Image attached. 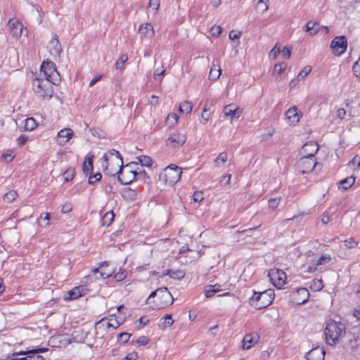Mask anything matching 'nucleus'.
Listing matches in <instances>:
<instances>
[{
    "label": "nucleus",
    "instance_id": "1",
    "mask_svg": "<svg viewBox=\"0 0 360 360\" xmlns=\"http://www.w3.org/2000/svg\"><path fill=\"white\" fill-rule=\"evenodd\" d=\"M103 159L105 164H103V166L106 167V170L108 169V167L110 166V161L115 162L120 167L119 170L116 173L114 174L109 172L110 174L112 176L117 174L118 181L122 184H128L131 182L132 179H124L120 177V174L122 173L123 170V160L120 153L117 150L115 149L109 150L107 154L103 155Z\"/></svg>",
    "mask_w": 360,
    "mask_h": 360
},
{
    "label": "nucleus",
    "instance_id": "2",
    "mask_svg": "<svg viewBox=\"0 0 360 360\" xmlns=\"http://www.w3.org/2000/svg\"><path fill=\"white\" fill-rule=\"evenodd\" d=\"M274 295V292L271 289L262 292L254 291L253 295L250 299V304L259 309L266 308L272 303Z\"/></svg>",
    "mask_w": 360,
    "mask_h": 360
},
{
    "label": "nucleus",
    "instance_id": "3",
    "mask_svg": "<svg viewBox=\"0 0 360 360\" xmlns=\"http://www.w3.org/2000/svg\"><path fill=\"white\" fill-rule=\"evenodd\" d=\"M52 84H53L52 82L43 78H35L32 82L34 93L39 98L50 99L53 94Z\"/></svg>",
    "mask_w": 360,
    "mask_h": 360
},
{
    "label": "nucleus",
    "instance_id": "4",
    "mask_svg": "<svg viewBox=\"0 0 360 360\" xmlns=\"http://www.w3.org/2000/svg\"><path fill=\"white\" fill-rule=\"evenodd\" d=\"M155 297H157L155 307L158 309L165 308L172 305L174 302V298L172 294L168 290L167 288L165 287L160 288L152 292L147 299L148 303H150V300Z\"/></svg>",
    "mask_w": 360,
    "mask_h": 360
},
{
    "label": "nucleus",
    "instance_id": "5",
    "mask_svg": "<svg viewBox=\"0 0 360 360\" xmlns=\"http://www.w3.org/2000/svg\"><path fill=\"white\" fill-rule=\"evenodd\" d=\"M324 333L326 338H341L346 333L345 326L340 322L339 317L330 318L326 321Z\"/></svg>",
    "mask_w": 360,
    "mask_h": 360
},
{
    "label": "nucleus",
    "instance_id": "6",
    "mask_svg": "<svg viewBox=\"0 0 360 360\" xmlns=\"http://www.w3.org/2000/svg\"><path fill=\"white\" fill-rule=\"evenodd\" d=\"M182 171L180 167L172 165L168 166L160 174L159 179L165 184L174 185L181 176Z\"/></svg>",
    "mask_w": 360,
    "mask_h": 360
},
{
    "label": "nucleus",
    "instance_id": "7",
    "mask_svg": "<svg viewBox=\"0 0 360 360\" xmlns=\"http://www.w3.org/2000/svg\"><path fill=\"white\" fill-rule=\"evenodd\" d=\"M41 72L45 76L46 80L52 82L53 84H58L60 82V76L56 70L54 63L52 61H44L41 65Z\"/></svg>",
    "mask_w": 360,
    "mask_h": 360
},
{
    "label": "nucleus",
    "instance_id": "8",
    "mask_svg": "<svg viewBox=\"0 0 360 360\" xmlns=\"http://www.w3.org/2000/svg\"><path fill=\"white\" fill-rule=\"evenodd\" d=\"M297 165L300 172L302 174L309 173L314 170L320 171L322 167L321 164L317 162L315 158L309 157H302L297 162Z\"/></svg>",
    "mask_w": 360,
    "mask_h": 360
},
{
    "label": "nucleus",
    "instance_id": "9",
    "mask_svg": "<svg viewBox=\"0 0 360 360\" xmlns=\"http://www.w3.org/2000/svg\"><path fill=\"white\" fill-rule=\"evenodd\" d=\"M268 276L271 283L277 288L281 289L285 284L287 276L283 271L278 269H271Z\"/></svg>",
    "mask_w": 360,
    "mask_h": 360
},
{
    "label": "nucleus",
    "instance_id": "10",
    "mask_svg": "<svg viewBox=\"0 0 360 360\" xmlns=\"http://www.w3.org/2000/svg\"><path fill=\"white\" fill-rule=\"evenodd\" d=\"M331 257L329 255H323L317 259H313L304 265L308 272H314L321 270L323 266L329 263Z\"/></svg>",
    "mask_w": 360,
    "mask_h": 360
},
{
    "label": "nucleus",
    "instance_id": "11",
    "mask_svg": "<svg viewBox=\"0 0 360 360\" xmlns=\"http://www.w3.org/2000/svg\"><path fill=\"white\" fill-rule=\"evenodd\" d=\"M124 322L122 318H117L115 314L110 316L109 319H102L96 323V328H107L114 330L119 327Z\"/></svg>",
    "mask_w": 360,
    "mask_h": 360
},
{
    "label": "nucleus",
    "instance_id": "12",
    "mask_svg": "<svg viewBox=\"0 0 360 360\" xmlns=\"http://www.w3.org/2000/svg\"><path fill=\"white\" fill-rule=\"evenodd\" d=\"M46 351H48L47 348L37 347L30 350L14 352L13 356L26 355V356L22 357L24 360H44V357L39 355V354Z\"/></svg>",
    "mask_w": 360,
    "mask_h": 360
},
{
    "label": "nucleus",
    "instance_id": "13",
    "mask_svg": "<svg viewBox=\"0 0 360 360\" xmlns=\"http://www.w3.org/2000/svg\"><path fill=\"white\" fill-rule=\"evenodd\" d=\"M347 41L344 36H338L335 37L330 44V48L333 53L336 56H340L346 51Z\"/></svg>",
    "mask_w": 360,
    "mask_h": 360
},
{
    "label": "nucleus",
    "instance_id": "14",
    "mask_svg": "<svg viewBox=\"0 0 360 360\" xmlns=\"http://www.w3.org/2000/svg\"><path fill=\"white\" fill-rule=\"evenodd\" d=\"M47 49L50 55L55 60L60 58L63 50L56 35L53 36L51 39L49 41L47 45Z\"/></svg>",
    "mask_w": 360,
    "mask_h": 360
},
{
    "label": "nucleus",
    "instance_id": "15",
    "mask_svg": "<svg viewBox=\"0 0 360 360\" xmlns=\"http://www.w3.org/2000/svg\"><path fill=\"white\" fill-rule=\"evenodd\" d=\"M186 141V136L184 134L180 132H174L167 140V145L169 147L176 148L183 146Z\"/></svg>",
    "mask_w": 360,
    "mask_h": 360
},
{
    "label": "nucleus",
    "instance_id": "16",
    "mask_svg": "<svg viewBox=\"0 0 360 360\" xmlns=\"http://www.w3.org/2000/svg\"><path fill=\"white\" fill-rule=\"evenodd\" d=\"M94 340V339H89V341L85 342L84 340L77 341L76 339H73L72 349H79L83 352L93 350L94 348H97L98 347L95 346V342L93 341Z\"/></svg>",
    "mask_w": 360,
    "mask_h": 360
},
{
    "label": "nucleus",
    "instance_id": "17",
    "mask_svg": "<svg viewBox=\"0 0 360 360\" xmlns=\"http://www.w3.org/2000/svg\"><path fill=\"white\" fill-rule=\"evenodd\" d=\"M7 25L13 37L15 39L20 37L22 32L23 25L18 19H10Z\"/></svg>",
    "mask_w": 360,
    "mask_h": 360
},
{
    "label": "nucleus",
    "instance_id": "18",
    "mask_svg": "<svg viewBox=\"0 0 360 360\" xmlns=\"http://www.w3.org/2000/svg\"><path fill=\"white\" fill-rule=\"evenodd\" d=\"M309 297V291L305 288H300L292 295V302L300 305L306 302Z\"/></svg>",
    "mask_w": 360,
    "mask_h": 360
},
{
    "label": "nucleus",
    "instance_id": "19",
    "mask_svg": "<svg viewBox=\"0 0 360 360\" xmlns=\"http://www.w3.org/2000/svg\"><path fill=\"white\" fill-rule=\"evenodd\" d=\"M319 150V145L314 141H309L305 143L301 150V154L303 157H309L314 158L315 154Z\"/></svg>",
    "mask_w": 360,
    "mask_h": 360
},
{
    "label": "nucleus",
    "instance_id": "20",
    "mask_svg": "<svg viewBox=\"0 0 360 360\" xmlns=\"http://www.w3.org/2000/svg\"><path fill=\"white\" fill-rule=\"evenodd\" d=\"M139 34L141 39H151L155 35L154 27L150 23H143L139 27Z\"/></svg>",
    "mask_w": 360,
    "mask_h": 360
},
{
    "label": "nucleus",
    "instance_id": "21",
    "mask_svg": "<svg viewBox=\"0 0 360 360\" xmlns=\"http://www.w3.org/2000/svg\"><path fill=\"white\" fill-rule=\"evenodd\" d=\"M73 136V131L70 128L61 129L57 135V143L60 146H64Z\"/></svg>",
    "mask_w": 360,
    "mask_h": 360
},
{
    "label": "nucleus",
    "instance_id": "22",
    "mask_svg": "<svg viewBox=\"0 0 360 360\" xmlns=\"http://www.w3.org/2000/svg\"><path fill=\"white\" fill-rule=\"evenodd\" d=\"M326 352L323 348L316 347L306 354V359L308 360H324Z\"/></svg>",
    "mask_w": 360,
    "mask_h": 360
},
{
    "label": "nucleus",
    "instance_id": "23",
    "mask_svg": "<svg viewBox=\"0 0 360 360\" xmlns=\"http://www.w3.org/2000/svg\"><path fill=\"white\" fill-rule=\"evenodd\" d=\"M72 344V339H49V345L53 348L63 349Z\"/></svg>",
    "mask_w": 360,
    "mask_h": 360
},
{
    "label": "nucleus",
    "instance_id": "24",
    "mask_svg": "<svg viewBox=\"0 0 360 360\" xmlns=\"http://www.w3.org/2000/svg\"><path fill=\"white\" fill-rule=\"evenodd\" d=\"M93 272L99 273L102 278H107L112 276L114 271L108 267V262H104L98 268L95 269Z\"/></svg>",
    "mask_w": 360,
    "mask_h": 360
},
{
    "label": "nucleus",
    "instance_id": "25",
    "mask_svg": "<svg viewBox=\"0 0 360 360\" xmlns=\"http://www.w3.org/2000/svg\"><path fill=\"white\" fill-rule=\"evenodd\" d=\"M84 287V286H77L75 287L71 290L67 292L68 296H65V300H75L82 295Z\"/></svg>",
    "mask_w": 360,
    "mask_h": 360
},
{
    "label": "nucleus",
    "instance_id": "26",
    "mask_svg": "<svg viewBox=\"0 0 360 360\" xmlns=\"http://www.w3.org/2000/svg\"><path fill=\"white\" fill-rule=\"evenodd\" d=\"M285 115L289 122L291 124H295L298 122L300 118V116L297 112V109L295 107L288 109Z\"/></svg>",
    "mask_w": 360,
    "mask_h": 360
},
{
    "label": "nucleus",
    "instance_id": "27",
    "mask_svg": "<svg viewBox=\"0 0 360 360\" xmlns=\"http://www.w3.org/2000/svg\"><path fill=\"white\" fill-rule=\"evenodd\" d=\"M226 116H231V117H239L241 114V110L238 108H234L233 105H228L224 108L223 110Z\"/></svg>",
    "mask_w": 360,
    "mask_h": 360
},
{
    "label": "nucleus",
    "instance_id": "28",
    "mask_svg": "<svg viewBox=\"0 0 360 360\" xmlns=\"http://www.w3.org/2000/svg\"><path fill=\"white\" fill-rule=\"evenodd\" d=\"M163 276H169L172 278L175 279H181L185 275L186 272L181 269L172 270L167 269L162 274Z\"/></svg>",
    "mask_w": 360,
    "mask_h": 360
},
{
    "label": "nucleus",
    "instance_id": "29",
    "mask_svg": "<svg viewBox=\"0 0 360 360\" xmlns=\"http://www.w3.org/2000/svg\"><path fill=\"white\" fill-rule=\"evenodd\" d=\"M354 181H355L354 177H353V176L347 177L346 179L341 180L339 182L338 188H339V189H342L344 191H346L347 189L350 188L354 184Z\"/></svg>",
    "mask_w": 360,
    "mask_h": 360
},
{
    "label": "nucleus",
    "instance_id": "30",
    "mask_svg": "<svg viewBox=\"0 0 360 360\" xmlns=\"http://www.w3.org/2000/svg\"><path fill=\"white\" fill-rule=\"evenodd\" d=\"M137 193L135 190L131 188H124L122 191V196L127 200L136 199Z\"/></svg>",
    "mask_w": 360,
    "mask_h": 360
},
{
    "label": "nucleus",
    "instance_id": "31",
    "mask_svg": "<svg viewBox=\"0 0 360 360\" xmlns=\"http://www.w3.org/2000/svg\"><path fill=\"white\" fill-rule=\"evenodd\" d=\"M305 31L309 33V35L314 36L319 32V27L316 26V22L309 21L305 26Z\"/></svg>",
    "mask_w": 360,
    "mask_h": 360
},
{
    "label": "nucleus",
    "instance_id": "32",
    "mask_svg": "<svg viewBox=\"0 0 360 360\" xmlns=\"http://www.w3.org/2000/svg\"><path fill=\"white\" fill-rule=\"evenodd\" d=\"M193 110L192 103L189 101H184L180 103L179 107V111L181 113L188 115Z\"/></svg>",
    "mask_w": 360,
    "mask_h": 360
},
{
    "label": "nucleus",
    "instance_id": "33",
    "mask_svg": "<svg viewBox=\"0 0 360 360\" xmlns=\"http://www.w3.org/2000/svg\"><path fill=\"white\" fill-rule=\"evenodd\" d=\"M173 323L174 321L172 319V315L169 314L160 319V323L159 326L162 330H165L167 327L171 326Z\"/></svg>",
    "mask_w": 360,
    "mask_h": 360
},
{
    "label": "nucleus",
    "instance_id": "34",
    "mask_svg": "<svg viewBox=\"0 0 360 360\" xmlns=\"http://www.w3.org/2000/svg\"><path fill=\"white\" fill-rule=\"evenodd\" d=\"M221 68L219 65H214L210 71L209 78L211 80H217L221 75Z\"/></svg>",
    "mask_w": 360,
    "mask_h": 360
},
{
    "label": "nucleus",
    "instance_id": "35",
    "mask_svg": "<svg viewBox=\"0 0 360 360\" xmlns=\"http://www.w3.org/2000/svg\"><path fill=\"white\" fill-rule=\"evenodd\" d=\"M256 3V8L262 13L266 12L269 8V0H255Z\"/></svg>",
    "mask_w": 360,
    "mask_h": 360
},
{
    "label": "nucleus",
    "instance_id": "36",
    "mask_svg": "<svg viewBox=\"0 0 360 360\" xmlns=\"http://www.w3.org/2000/svg\"><path fill=\"white\" fill-rule=\"evenodd\" d=\"M23 122H24V129L26 131H32L37 126L36 121L32 117L26 118L25 120H24Z\"/></svg>",
    "mask_w": 360,
    "mask_h": 360
},
{
    "label": "nucleus",
    "instance_id": "37",
    "mask_svg": "<svg viewBox=\"0 0 360 360\" xmlns=\"http://www.w3.org/2000/svg\"><path fill=\"white\" fill-rule=\"evenodd\" d=\"M137 161L142 165L146 167H151L153 164L152 159L147 155H141L136 158Z\"/></svg>",
    "mask_w": 360,
    "mask_h": 360
},
{
    "label": "nucleus",
    "instance_id": "38",
    "mask_svg": "<svg viewBox=\"0 0 360 360\" xmlns=\"http://www.w3.org/2000/svg\"><path fill=\"white\" fill-rule=\"evenodd\" d=\"M179 120V116L176 113H171L168 115L166 118V123L168 126L173 127H174Z\"/></svg>",
    "mask_w": 360,
    "mask_h": 360
},
{
    "label": "nucleus",
    "instance_id": "39",
    "mask_svg": "<svg viewBox=\"0 0 360 360\" xmlns=\"http://www.w3.org/2000/svg\"><path fill=\"white\" fill-rule=\"evenodd\" d=\"M211 113L210 110L205 106L201 113L200 122L201 124L205 125L210 118Z\"/></svg>",
    "mask_w": 360,
    "mask_h": 360
},
{
    "label": "nucleus",
    "instance_id": "40",
    "mask_svg": "<svg viewBox=\"0 0 360 360\" xmlns=\"http://www.w3.org/2000/svg\"><path fill=\"white\" fill-rule=\"evenodd\" d=\"M114 213L112 211L106 212L103 217V224L108 226L114 220Z\"/></svg>",
    "mask_w": 360,
    "mask_h": 360
},
{
    "label": "nucleus",
    "instance_id": "41",
    "mask_svg": "<svg viewBox=\"0 0 360 360\" xmlns=\"http://www.w3.org/2000/svg\"><path fill=\"white\" fill-rule=\"evenodd\" d=\"M227 153L222 152L219 154L217 158L214 160V164L216 167H220L221 164H224L227 161Z\"/></svg>",
    "mask_w": 360,
    "mask_h": 360
},
{
    "label": "nucleus",
    "instance_id": "42",
    "mask_svg": "<svg viewBox=\"0 0 360 360\" xmlns=\"http://www.w3.org/2000/svg\"><path fill=\"white\" fill-rule=\"evenodd\" d=\"M128 56L126 54H122L118 58L115 63V68L117 70H123L124 68V63L127 61Z\"/></svg>",
    "mask_w": 360,
    "mask_h": 360
},
{
    "label": "nucleus",
    "instance_id": "43",
    "mask_svg": "<svg viewBox=\"0 0 360 360\" xmlns=\"http://www.w3.org/2000/svg\"><path fill=\"white\" fill-rule=\"evenodd\" d=\"M92 170H93L92 158L89 157V158H86V160L83 164V171L85 174H88L89 173L91 172Z\"/></svg>",
    "mask_w": 360,
    "mask_h": 360
},
{
    "label": "nucleus",
    "instance_id": "44",
    "mask_svg": "<svg viewBox=\"0 0 360 360\" xmlns=\"http://www.w3.org/2000/svg\"><path fill=\"white\" fill-rule=\"evenodd\" d=\"M258 342V339H243L241 348L243 349H249Z\"/></svg>",
    "mask_w": 360,
    "mask_h": 360
},
{
    "label": "nucleus",
    "instance_id": "45",
    "mask_svg": "<svg viewBox=\"0 0 360 360\" xmlns=\"http://www.w3.org/2000/svg\"><path fill=\"white\" fill-rule=\"evenodd\" d=\"M323 288V281L321 279H314L312 281L310 288L313 291H319Z\"/></svg>",
    "mask_w": 360,
    "mask_h": 360
},
{
    "label": "nucleus",
    "instance_id": "46",
    "mask_svg": "<svg viewBox=\"0 0 360 360\" xmlns=\"http://www.w3.org/2000/svg\"><path fill=\"white\" fill-rule=\"evenodd\" d=\"M17 196L18 193L15 191H10L4 195V200L6 202L11 203L15 200Z\"/></svg>",
    "mask_w": 360,
    "mask_h": 360
},
{
    "label": "nucleus",
    "instance_id": "47",
    "mask_svg": "<svg viewBox=\"0 0 360 360\" xmlns=\"http://www.w3.org/2000/svg\"><path fill=\"white\" fill-rule=\"evenodd\" d=\"M311 71V68L310 66H305L299 73L297 78L298 79H302L305 77H307L310 72Z\"/></svg>",
    "mask_w": 360,
    "mask_h": 360
},
{
    "label": "nucleus",
    "instance_id": "48",
    "mask_svg": "<svg viewBox=\"0 0 360 360\" xmlns=\"http://www.w3.org/2000/svg\"><path fill=\"white\" fill-rule=\"evenodd\" d=\"M148 7L154 11V13L156 14L160 7V0H150L148 3Z\"/></svg>",
    "mask_w": 360,
    "mask_h": 360
},
{
    "label": "nucleus",
    "instance_id": "49",
    "mask_svg": "<svg viewBox=\"0 0 360 360\" xmlns=\"http://www.w3.org/2000/svg\"><path fill=\"white\" fill-rule=\"evenodd\" d=\"M214 286H212V285H210L205 287V295L206 297H212L216 293V290H214Z\"/></svg>",
    "mask_w": 360,
    "mask_h": 360
},
{
    "label": "nucleus",
    "instance_id": "50",
    "mask_svg": "<svg viewBox=\"0 0 360 360\" xmlns=\"http://www.w3.org/2000/svg\"><path fill=\"white\" fill-rule=\"evenodd\" d=\"M352 70L355 76L360 78V58L354 64L352 67Z\"/></svg>",
    "mask_w": 360,
    "mask_h": 360
},
{
    "label": "nucleus",
    "instance_id": "51",
    "mask_svg": "<svg viewBox=\"0 0 360 360\" xmlns=\"http://www.w3.org/2000/svg\"><path fill=\"white\" fill-rule=\"evenodd\" d=\"M210 32L212 37H218L222 32V28L220 26H213Z\"/></svg>",
    "mask_w": 360,
    "mask_h": 360
},
{
    "label": "nucleus",
    "instance_id": "52",
    "mask_svg": "<svg viewBox=\"0 0 360 360\" xmlns=\"http://www.w3.org/2000/svg\"><path fill=\"white\" fill-rule=\"evenodd\" d=\"M285 67L286 65L284 63L276 64L274 68V73L281 75L283 70H285Z\"/></svg>",
    "mask_w": 360,
    "mask_h": 360
},
{
    "label": "nucleus",
    "instance_id": "53",
    "mask_svg": "<svg viewBox=\"0 0 360 360\" xmlns=\"http://www.w3.org/2000/svg\"><path fill=\"white\" fill-rule=\"evenodd\" d=\"M357 244L358 243L353 238L345 240V245L348 248H353L356 246Z\"/></svg>",
    "mask_w": 360,
    "mask_h": 360
},
{
    "label": "nucleus",
    "instance_id": "54",
    "mask_svg": "<svg viewBox=\"0 0 360 360\" xmlns=\"http://www.w3.org/2000/svg\"><path fill=\"white\" fill-rule=\"evenodd\" d=\"M127 276V273L124 270H120L119 272H117V274H115L114 278H115V280L117 281H121L122 280H124Z\"/></svg>",
    "mask_w": 360,
    "mask_h": 360
},
{
    "label": "nucleus",
    "instance_id": "55",
    "mask_svg": "<svg viewBox=\"0 0 360 360\" xmlns=\"http://www.w3.org/2000/svg\"><path fill=\"white\" fill-rule=\"evenodd\" d=\"M280 202V198H274L269 200V206L272 209H276Z\"/></svg>",
    "mask_w": 360,
    "mask_h": 360
},
{
    "label": "nucleus",
    "instance_id": "56",
    "mask_svg": "<svg viewBox=\"0 0 360 360\" xmlns=\"http://www.w3.org/2000/svg\"><path fill=\"white\" fill-rule=\"evenodd\" d=\"M148 342V339H136V340H132L131 344L135 346L140 345H146Z\"/></svg>",
    "mask_w": 360,
    "mask_h": 360
},
{
    "label": "nucleus",
    "instance_id": "57",
    "mask_svg": "<svg viewBox=\"0 0 360 360\" xmlns=\"http://www.w3.org/2000/svg\"><path fill=\"white\" fill-rule=\"evenodd\" d=\"M280 53V48L278 47L277 45H276L270 51L269 56L272 57L274 59H276Z\"/></svg>",
    "mask_w": 360,
    "mask_h": 360
},
{
    "label": "nucleus",
    "instance_id": "58",
    "mask_svg": "<svg viewBox=\"0 0 360 360\" xmlns=\"http://www.w3.org/2000/svg\"><path fill=\"white\" fill-rule=\"evenodd\" d=\"M194 202H199L203 200V194L200 191H195L193 195Z\"/></svg>",
    "mask_w": 360,
    "mask_h": 360
},
{
    "label": "nucleus",
    "instance_id": "59",
    "mask_svg": "<svg viewBox=\"0 0 360 360\" xmlns=\"http://www.w3.org/2000/svg\"><path fill=\"white\" fill-rule=\"evenodd\" d=\"M101 177H102L101 174L96 173L94 176H89V183L90 184H93L95 182L101 180Z\"/></svg>",
    "mask_w": 360,
    "mask_h": 360
},
{
    "label": "nucleus",
    "instance_id": "60",
    "mask_svg": "<svg viewBox=\"0 0 360 360\" xmlns=\"http://www.w3.org/2000/svg\"><path fill=\"white\" fill-rule=\"evenodd\" d=\"M231 178V175L230 174H227L221 176V178L219 181V183L221 185H223V184L228 185L230 183Z\"/></svg>",
    "mask_w": 360,
    "mask_h": 360
},
{
    "label": "nucleus",
    "instance_id": "61",
    "mask_svg": "<svg viewBox=\"0 0 360 360\" xmlns=\"http://www.w3.org/2000/svg\"><path fill=\"white\" fill-rule=\"evenodd\" d=\"M242 35L241 32H235L233 30L231 31L229 34V37L231 40L239 39Z\"/></svg>",
    "mask_w": 360,
    "mask_h": 360
},
{
    "label": "nucleus",
    "instance_id": "62",
    "mask_svg": "<svg viewBox=\"0 0 360 360\" xmlns=\"http://www.w3.org/2000/svg\"><path fill=\"white\" fill-rule=\"evenodd\" d=\"M72 209V206L70 203H65L62 206L61 212L64 214L69 213Z\"/></svg>",
    "mask_w": 360,
    "mask_h": 360
},
{
    "label": "nucleus",
    "instance_id": "63",
    "mask_svg": "<svg viewBox=\"0 0 360 360\" xmlns=\"http://www.w3.org/2000/svg\"><path fill=\"white\" fill-rule=\"evenodd\" d=\"M331 220V216L327 212H324L321 217V221L323 224H327Z\"/></svg>",
    "mask_w": 360,
    "mask_h": 360
},
{
    "label": "nucleus",
    "instance_id": "64",
    "mask_svg": "<svg viewBox=\"0 0 360 360\" xmlns=\"http://www.w3.org/2000/svg\"><path fill=\"white\" fill-rule=\"evenodd\" d=\"M138 359V354L136 352H133L129 353L124 358V360H136Z\"/></svg>",
    "mask_w": 360,
    "mask_h": 360
}]
</instances>
